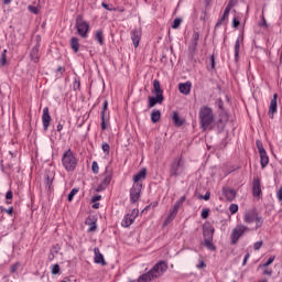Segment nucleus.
I'll return each mask as SVG.
<instances>
[{
	"label": "nucleus",
	"instance_id": "40",
	"mask_svg": "<svg viewBox=\"0 0 282 282\" xmlns=\"http://www.w3.org/2000/svg\"><path fill=\"white\" fill-rule=\"evenodd\" d=\"M256 145H257V149H258L259 153H264L265 152V149L263 148V143L260 140L256 141Z\"/></svg>",
	"mask_w": 282,
	"mask_h": 282
},
{
	"label": "nucleus",
	"instance_id": "11",
	"mask_svg": "<svg viewBox=\"0 0 282 282\" xmlns=\"http://www.w3.org/2000/svg\"><path fill=\"white\" fill-rule=\"evenodd\" d=\"M199 43V32L194 31L193 35H192V40L189 43V52H192V54H195L197 52V45Z\"/></svg>",
	"mask_w": 282,
	"mask_h": 282
},
{
	"label": "nucleus",
	"instance_id": "20",
	"mask_svg": "<svg viewBox=\"0 0 282 282\" xmlns=\"http://www.w3.org/2000/svg\"><path fill=\"white\" fill-rule=\"evenodd\" d=\"M44 184L47 191H52V184H54V173H46L44 176Z\"/></svg>",
	"mask_w": 282,
	"mask_h": 282
},
{
	"label": "nucleus",
	"instance_id": "42",
	"mask_svg": "<svg viewBox=\"0 0 282 282\" xmlns=\"http://www.w3.org/2000/svg\"><path fill=\"white\" fill-rule=\"evenodd\" d=\"M180 25H182V19H180V18L174 19L173 24H172L173 30H177V28H180Z\"/></svg>",
	"mask_w": 282,
	"mask_h": 282
},
{
	"label": "nucleus",
	"instance_id": "33",
	"mask_svg": "<svg viewBox=\"0 0 282 282\" xmlns=\"http://www.w3.org/2000/svg\"><path fill=\"white\" fill-rule=\"evenodd\" d=\"M204 246L205 248H207V250H210L212 252H215V250H217V247H215L213 240H205Z\"/></svg>",
	"mask_w": 282,
	"mask_h": 282
},
{
	"label": "nucleus",
	"instance_id": "16",
	"mask_svg": "<svg viewBox=\"0 0 282 282\" xmlns=\"http://www.w3.org/2000/svg\"><path fill=\"white\" fill-rule=\"evenodd\" d=\"M41 47V44L37 42L35 46L31 50L30 58L33 63H39L40 56H39V48Z\"/></svg>",
	"mask_w": 282,
	"mask_h": 282
},
{
	"label": "nucleus",
	"instance_id": "47",
	"mask_svg": "<svg viewBox=\"0 0 282 282\" xmlns=\"http://www.w3.org/2000/svg\"><path fill=\"white\" fill-rule=\"evenodd\" d=\"M274 259H276V257L271 256L268 261L263 264V268H268V265H272V263H274Z\"/></svg>",
	"mask_w": 282,
	"mask_h": 282
},
{
	"label": "nucleus",
	"instance_id": "59",
	"mask_svg": "<svg viewBox=\"0 0 282 282\" xmlns=\"http://www.w3.org/2000/svg\"><path fill=\"white\" fill-rule=\"evenodd\" d=\"M30 12H33V14H39V9L36 7L29 6Z\"/></svg>",
	"mask_w": 282,
	"mask_h": 282
},
{
	"label": "nucleus",
	"instance_id": "38",
	"mask_svg": "<svg viewBox=\"0 0 282 282\" xmlns=\"http://www.w3.org/2000/svg\"><path fill=\"white\" fill-rule=\"evenodd\" d=\"M51 272H52V274H61V265H58V264H53V265L51 267Z\"/></svg>",
	"mask_w": 282,
	"mask_h": 282
},
{
	"label": "nucleus",
	"instance_id": "30",
	"mask_svg": "<svg viewBox=\"0 0 282 282\" xmlns=\"http://www.w3.org/2000/svg\"><path fill=\"white\" fill-rule=\"evenodd\" d=\"M111 180H112L111 172L106 171L104 174V180L101 181V184L104 186H109V184H111Z\"/></svg>",
	"mask_w": 282,
	"mask_h": 282
},
{
	"label": "nucleus",
	"instance_id": "51",
	"mask_svg": "<svg viewBox=\"0 0 282 282\" xmlns=\"http://www.w3.org/2000/svg\"><path fill=\"white\" fill-rule=\"evenodd\" d=\"M261 246H263V240L254 242L253 249L254 250H261Z\"/></svg>",
	"mask_w": 282,
	"mask_h": 282
},
{
	"label": "nucleus",
	"instance_id": "10",
	"mask_svg": "<svg viewBox=\"0 0 282 282\" xmlns=\"http://www.w3.org/2000/svg\"><path fill=\"white\" fill-rule=\"evenodd\" d=\"M131 41L134 47L140 45V40L142 39V29L137 28L130 32Z\"/></svg>",
	"mask_w": 282,
	"mask_h": 282
},
{
	"label": "nucleus",
	"instance_id": "2",
	"mask_svg": "<svg viewBox=\"0 0 282 282\" xmlns=\"http://www.w3.org/2000/svg\"><path fill=\"white\" fill-rule=\"evenodd\" d=\"M152 94H154L155 97L153 96L148 97L149 109H153L155 105H162V102H164V90L162 89L160 80L158 79L153 80Z\"/></svg>",
	"mask_w": 282,
	"mask_h": 282
},
{
	"label": "nucleus",
	"instance_id": "25",
	"mask_svg": "<svg viewBox=\"0 0 282 282\" xmlns=\"http://www.w3.org/2000/svg\"><path fill=\"white\" fill-rule=\"evenodd\" d=\"M70 48L75 54H78V50H80V43L78 42V37H72L69 41Z\"/></svg>",
	"mask_w": 282,
	"mask_h": 282
},
{
	"label": "nucleus",
	"instance_id": "56",
	"mask_svg": "<svg viewBox=\"0 0 282 282\" xmlns=\"http://www.w3.org/2000/svg\"><path fill=\"white\" fill-rule=\"evenodd\" d=\"M17 270H19V262L14 263L10 268V271H11L12 274H14V272H17Z\"/></svg>",
	"mask_w": 282,
	"mask_h": 282
},
{
	"label": "nucleus",
	"instance_id": "26",
	"mask_svg": "<svg viewBox=\"0 0 282 282\" xmlns=\"http://www.w3.org/2000/svg\"><path fill=\"white\" fill-rule=\"evenodd\" d=\"M133 221L135 220L129 214H127L121 221V226L123 228H129Z\"/></svg>",
	"mask_w": 282,
	"mask_h": 282
},
{
	"label": "nucleus",
	"instance_id": "29",
	"mask_svg": "<svg viewBox=\"0 0 282 282\" xmlns=\"http://www.w3.org/2000/svg\"><path fill=\"white\" fill-rule=\"evenodd\" d=\"M95 41H97L99 45H105V36L102 35V30H97L95 32Z\"/></svg>",
	"mask_w": 282,
	"mask_h": 282
},
{
	"label": "nucleus",
	"instance_id": "48",
	"mask_svg": "<svg viewBox=\"0 0 282 282\" xmlns=\"http://www.w3.org/2000/svg\"><path fill=\"white\" fill-rule=\"evenodd\" d=\"M173 219H175V216H171L170 214H169V216L165 218V220H164V224H163V226H169V224H171V221H173Z\"/></svg>",
	"mask_w": 282,
	"mask_h": 282
},
{
	"label": "nucleus",
	"instance_id": "45",
	"mask_svg": "<svg viewBox=\"0 0 282 282\" xmlns=\"http://www.w3.org/2000/svg\"><path fill=\"white\" fill-rule=\"evenodd\" d=\"M101 149H102L104 153H106L107 155H109V151H111V147H109L108 143H102V144H101Z\"/></svg>",
	"mask_w": 282,
	"mask_h": 282
},
{
	"label": "nucleus",
	"instance_id": "46",
	"mask_svg": "<svg viewBox=\"0 0 282 282\" xmlns=\"http://www.w3.org/2000/svg\"><path fill=\"white\" fill-rule=\"evenodd\" d=\"M208 215H210V209H203L200 217L202 219H208Z\"/></svg>",
	"mask_w": 282,
	"mask_h": 282
},
{
	"label": "nucleus",
	"instance_id": "9",
	"mask_svg": "<svg viewBox=\"0 0 282 282\" xmlns=\"http://www.w3.org/2000/svg\"><path fill=\"white\" fill-rule=\"evenodd\" d=\"M50 122H52V116H50V108L45 107L43 109V115H42V124H43L44 131H47L50 129Z\"/></svg>",
	"mask_w": 282,
	"mask_h": 282
},
{
	"label": "nucleus",
	"instance_id": "43",
	"mask_svg": "<svg viewBox=\"0 0 282 282\" xmlns=\"http://www.w3.org/2000/svg\"><path fill=\"white\" fill-rule=\"evenodd\" d=\"M91 171L95 173V175H98L100 167L98 166V162L94 161L91 165Z\"/></svg>",
	"mask_w": 282,
	"mask_h": 282
},
{
	"label": "nucleus",
	"instance_id": "32",
	"mask_svg": "<svg viewBox=\"0 0 282 282\" xmlns=\"http://www.w3.org/2000/svg\"><path fill=\"white\" fill-rule=\"evenodd\" d=\"M6 63H8V50H3L0 57V66L4 67Z\"/></svg>",
	"mask_w": 282,
	"mask_h": 282
},
{
	"label": "nucleus",
	"instance_id": "21",
	"mask_svg": "<svg viewBox=\"0 0 282 282\" xmlns=\"http://www.w3.org/2000/svg\"><path fill=\"white\" fill-rule=\"evenodd\" d=\"M86 226H88V232H96L98 226L96 225V219L88 217L85 220Z\"/></svg>",
	"mask_w": 282,
	"mask_h": 282
},
{
	"label": "nucleus",
	"instance_id": "63",
	"mask_svg": "<svg viewBox=\"0 0 282 282\" xmlns=\"http://www.w3.org/2000/svg\"><path fill=\"white\" fill-rule=\"evenodd\" d=\"M101 199H102V196L96 195V196H93L91 202L96 203V202H100Z\"/></svg>",
	"mask_w": 282,
	"mask_h": 282
},
{
	"label": "nucleus",
	"instance_id": "61",
	"mask_svg": "<svg viewBox=\"0 0 282 282\" xmlns=\"http://www.w3.org/2000/svg\"><path fill=\"white\" fill-rule=\"evenodd\" d=\"M12 197H14V194L12 193V191L7 192L6 199L10 200L12 199Z\"/></svg>",
	"mask_w": 282,
	"mask_h": 282
},
{
	"label": "nucleus",
	"instance_id": "22",
	"mask_svg": "<svg viewBox=\"0 0 282 282\" xmlns=\"http://www.w3.org/2000/svg\"><path fill=\"white\" fill-rule=\"evenodd\" d=\"M260 164H261V169H265V166H268V164H270V158L268 156V152H260Z\"/></svg>",
	"mask_w": 282,
	"mask_h": 282
},
{
	"label": "nucleus",
	"instance_id": "64",
	"mask_svg": "<svg viewBox=\"0 0 282 282\" xmlns=\"http://www.w3.org/2000/svg\"><path fill=\"white\" fill-rule=\"evenodd\" d=\"M182 206V203H178V200L173 205V208L175 210H180V207Z\"/></svg>",
	"mask_w": 282,
	"mask_h": 282
},
{
	"label": "nucleus",
	"instance_id": "23",
	"mask_svg": "<svg viewBox=\"0 0 282 282\" xmlns=\"http://www.w3.org/2000/svg\"><path fill=\"white\" fill-rule=\"evenodd\" d=\"M229 117L227 115V112H221L220 113V118L218 119L217 126L218 129H224V127H226V122H228Z\"/></svg>",
	"mask_w": 282,
	"mask_h": 282
},
{
	"label": "nucleus",
	"instance_id": "27",
	"mask_svg": "<svg viewBox=\"0 0 282 282\" xmlns=\"http://www.w3.org/2000/svg\"><path fill=\"white\" fill-rule=\"evenodd\" d=\"M160 118H162V112L158 109H153L151 112V121L155 124V122H160Z\"/></svg>",
	"mask_w": 282,
	"mask_h": 282
},
{
	"label": "nucleus",
	"instance_id": "28",
	"mask_svg": "<svg viewBox=\"0 0 282 282\" xmlns=\"http://www.w3.org/2000/svg\"><path fill=\"white\" fill-rule=\"evenodd\" d=\"M107 124H109V113L101 112V130L107 131Z\"/></svg>",
	"mask_w": 282,
	"mask_h": 282
},
{
	"label": "nucleus",
	"instance_id": "34",
	"mask_svg": "<svg viewBox=\"0 0 282 282\" xmlns=\"http://www.w3.org/2000/svg\"><path fill=\"white\" fill-rule=\"evenodd\" d=\"M241 47V44L239 42V39L235 43V58L236 61H239V50Z\"/></svg>",
	"mask_w": 282,
	"mask_h": 282
},
{
	"label": "nucleus",
	"instance_id": "1",
	"mask_svg": "<svg viewBox=\"0 0 282 282\" xmlns=\"http://www.w3.org/2000/svg\"><path fill=\"white\" fill-rule=\"evenodd\" d=\"M166 270H169L166 261H160L150 271L140 275L137 282H151L154 279H160Z\"/></svg>",
	"mask_w": 282,
	"mask_h": 282
},
{
	"label": "nucleus",
	"instance_id": "58",
	"mask_svg": "<svg viewBox=\"0 0 282 282\" xmlns=\"http://www.w3.org/2000/svg\"><path fill=\"white\" fill-rule=\"evenodd\" d=\"M105 188H107V185H104L102 183L100 185L97 186V193H100L102 191H105Z\"/></svg>",
	"mask_w": 282,
	"mask_h": 282
},
{
	"label": "nucleus",
	"instance_id": "18",
	"mask_svg": "<svg viewBox=\"0 0 282 282\" xmlns=\"http://www.w3.org/2000/svg\"><path fill=\"white\" fill-rule=\"evenodd\" d=\"M252 193L253 197H259V195H261V181L259 178L253 180Z\"/></svg>",
	"mask_w": 282,
	"mask_h": 282
},
{
	"label": "nucleus",
	"instance_id": "57",
	"mask_svg": "<svg viewBox=\"0 0 282 282\" xmlns=\"http://www.w3.org/2000/svg\"><path fill=\"white\" fill-rule=\"evenodd\" d=\"M276 197H278L279 202H282V185L280 186V188L276 192Z\"/></svg>",
	"mask_w": 282,
	"mask_h": 282
},
{
	"label": "nucleus",
	"instance_id": "14",
	"mask_svg": "<svg viewBox=\"0 0 282 282\" xmlns=\"http://www.w3.org/2000/svg\"><path fill=\"white\" fill-rule=\"evenodd\" d=\"M223 194L225 195L227 202H235V197H237V192L230 187H223Z\"/></svg>",
	"mask_w": 282,
	"mask_h": 282
},
{
	"label": "nucleus",
	"instance_id": "4",
	"mask_svg": "<svg viewBox=\"0 0 282 282\" xmlns=\"http://www.w3.org/2000/svg\"><path fill=\"white\" fill-rule=\"evenodd\" d=\"M62 164L65 171L73 172L76 171V166H78V159H76L72 150H67L63 153Z\"/></svg>",
	"mask_w": 282,
	"mask_h": 282
},
{
	"label": "nucleus",
	"instance_id": "36",
	"mask_svg": "<svg viewBox=\"0 0 282 282\" xmlns=\"http://www.w3.org/2000/svg\"><path fill=\"white\" fill-rule=\"evenodd\" d=\"M229 14L228 13H223V17L217 21L215 28H220V25L224 24V21L228 19Z\"/></svg>",
	"mask_w": 282,
	"mask_h": 282
},
{
	"label": "nucleus",
	"instance_id": "8",
	"mask_svg": "<svg viewBox=\"0 0 282 282\" xmlns=\"http://www.w3.org/2000/svg\"><path fill=\"white\" fill-rule=\"evenodd\" d=\"M141 193H142V183H133L130 189L131 204H137L138 199H140Z\"/></svg>",
	"mask_w": 282,
	"mask_h": 282
},
{
	"label": "nucleus",
	"instance_id": "19",
	"mask_svg": "<svg viewBox=\"0 0 282 282\" xmlns=\"http://www.w3.org/2000/svg\"><path fill=\"white\" fill-rule=\"evenodd\" d=\"M140 180H147V169L144 167L133 175V184H140Z\"/></svg>",
	"mask_w": 282,
	"mask_h": 282
},
{
	"label": "nucleus",
	"instance_id": "13",
	"mask_svg": "<svg viewBox=\"0 0 282 282\" xmlns=\"http://www.w3.org/2000/svg\"><path fill=\"white\" fill-rule=\"evenodd\" d=\"M94 252H95V258H94L95 263H97L98 265H107V261H105V256L100 253V249L98 247H95Z\"/></svg>",
	"mask_w": 282,
	"mask_h": 282
},
{
	"label": "nucleus",
	"instance_id": "24",
	"mask_svg": "<svg viewBox=\"0 0 282 282\" xmlns=\"http://www.w3.org/2000/svg\"><path fill=\"white\" fill-rule=\"evenodd\" d=\"M214 235H215V228L214 227L204 228L203 237H204L205 240H213Z\"/></svg>",
	"mask_w": 282,
	"mask_h": 282
},
{
	"label": "nucleus",
	"instance_id": "7",
	"mask_svg": "<svg viewBox=\"0 0 282 282\" xmlns=\"http://www.w3.org/2000/svg\"><path fill=\"white\" fill-rule=\"evenodd\" d=\"M184 173V161L182 158H175L170 164V176L180 177Z\"/></svg>",
	"mask_w": 282,
	"mask_h": 282
},
{
	"label": "nucleus",
	"instance_id": "12",
	"mask_svg": "<svg viewBox=\"0 0 282 282\" xmlns=\"http://www.w3.org/2000/svg\"><path fill=\"white\" fill-rule=\"evenodd\" d=\"M259 212L256 209H251L243 215V221L245 224H254L256 218L258 217Z\"/></svg>",
	"mask_w": 282,
	"mask_h": 282
},
{
	"label": "nucleus",
	"instance_id": "62",
	"mask_svg": "<svg viewBox=\"0 0 282 282\" xmlns=\"http://www.w3.org/2000/svg\"><path fill=\"white\" fill-rule=\"evenodd\" d=\"M199 198L205 199V202H208V199H210V192H207L204 196H200Z\"/></svg>",
	"mask_w": 282,
	"mask_h": 282
},
{
	"label": "nucleus",
	"instance_id": "49",
	"mask_svg": "<svg viewBox=\"0 0 282 282\" xmlns=\"http://www.w3.org/2000/svg\"><path fill=\"white\" fill-rule=\"evenodd\" d=\"M173 219H175V216H171L170 214H169V216L165 218V220H164V224H163V226H169V224H171V221H173Z\"/></svg>",
	"mask_w": 282,
	"mask_h": 282
},
{
	"label": "nucleus",
	"instance_id": "6",
	"mask_svg": "<svg viewBox=\"0 0 282 282\" xmlns=\"http://www.w3.org/2000/svg\"><path fill=\"white\" fill-rule=\"evenodd\" d=\"M246 232H250V228H248L247 226H245L242 224L237 225L230 234L231 246L237 245V241H239V239H241V237H243V235H246Z\"/></svg>",
	"mask_w": 282,
	"mask_h": 282
},
{
	"label": "nucleus",
	"instance_id": "54",
	"mask_svg": "<svg viewBox=\"0 0 282 282\" xmlns=\"http://www.w3.org/2000/svg\"><path fill=\"white\" fill-rule=\"evenodd\" d=\"M177 213H178V210L175 209V207H172V208L170 209L169 215L172 216V217H177Z\"/></svg>",
	"mask_w": 282,
	"mask_h": 282
},
{
	"label": "nucleus",
	"instance_id": "31",
	"mask_svg": "<svg viewBox=\"0 0 282 282\" xmlns=\"http://www.w3.org/2000/svg\"><path fill=\"white\" fill-rule=\"evenodd\" d=\"M172 120L176 127H182V124H184V121L180 119V113H177V111L173 112Z\"/></svg>",
	"mask_w": 282,
	"mask_h": 282
},
{
	"label": "nucleus",
	"instance_id": "41",
	"mask_svg": "<svg viewBox=\"0 0 282 282\" xmlns=\"http://www.w3.org/2000/svg\"><path fill=\"white\" fill-rule=\"evenodd\" d=\"M239 210V205L238 204H231L230 206H229V213L231 214V215H235V213H237Z\"/></svg>",
	"mask_w": 282,
	"mask_h": 282
},
{
	"label": "nucleus",
	"instance_id": "3",
	"mask_svg": "<svg viewBox=\"0 0 282 282\" xmlns=\"http://www.w3.org/2000/svg\"><path fill=\"white\" fill-rule=\"evenodd\" d=\"M198 118L200 128L203 129V131H206V129H208V127H210V124L215 122V115L213 113V108L208 106L200 107Z\"/></svg>",
	"mask_w": 282,
	"mask_h": 282
},
{
	"label": "nucleus",
	"instance_id": "39",
	"mask_svg": "<svg viewBox=\"0 0 282 282\" xmlns=\"http://www.w3.org/2000/svg\"><path fill=\"white\" fill-rule=\"evenodd\" d=\"M74 91H78L80 89V78L76 77L73 84Z\"/></svg>",
	"mask_w": 282,
	"mask_h": 282
},
{
	"label": "nucleus",
	"instance_id": "53",
	"mask_svg": "<svg viewBox=\"0 0 282 282\" xmlns=\"http://www.w3.org/2000/svg\"><path fill=\"white\" fill-rule=\"evenodd\" d=\"M239 3V0H229L227 7L229 8H235V6H237Z\"/></svg>",
	"mask_w": 282,
	"mask_h": 282
},
{
	"label": "nucleus",
	"instance_id": "60",
	"mask_svg": "<svg viewBox=\"0 0 282 282\" xmlns=\"http://www.w3.org/2000/svg\"><path fill=\"white\" fill-rule=\"evenodd\" d=\"M241 22H239V20L237 18H234L232 20V28H239Z\"/></svg>",
	"mask_w": 282,
	"mask_h": 282
},
{
	"label": "nucleus",
	"instance_id": "55",
	"mask_svg": "<svg viewBox=\"0 0 282 282\" xmlns=\"http://www.w3.org/2000/svg\"><path fill=\"white\" fill-rule=\"evenodd\" d=\"M140 210H138L137 208L132 209L131 214H129L134 220H135V217H138Z\"/></svg>",
	"mask_w": 282,
	"mask_h": 282
},
{
	"label": "nucleus",
	"instance_id": "50",
	"mask_svg": "<svg viewBox=\"0 0 282 282\" xmlns=\"http://www.w3.org/2000/svg\"><path fill=\"white\" fill-rule=\"evenodd\" d=\"M101 6H102V8H105V10H108V12H113V10H115L113 6H110L108 3L102 2Z\"/></svg>",
	"mask_w": 282,
	"mask_h": 282
},
{
	"label": "nucleus",
	"instance_id": "44",
	"mask_svg": "<svg viewBox=\"0 0 282 282\" xmlns=\"http://www.w3.org/2000/svg\"><path fill=\"white\" fill-rule=\"evenodd\" d=\"M1 213H8V215H12L14 213V207H9L8 209L3 206L0 207Z\"/></svg>",
	"mask_w": 282,
	"mask_h": 282
},
{
	"label": "nucleus",
	"instance_id": "52",
	"mask_svg": "<svg viewBox=\"0 0 282 282\" xmlns=\"http://www.w3.org/2000/svg\"><path fill=\"white\" fill-rule=\"evenodd\" d=\"M109 107V101L105 100L101 109V113H108L107 109Z\"/></svg>",
	"mask_w": 282,
	"mask_h": 282
},
{
	"label": "nucleus",
	"instance_id": "5",
	"mask_svg": "<svg viewBox=\"0 0 282 282\" xmlns=\"http://www.w3.org/2000/svg\"><path fill=\"white\" fill-rule=\"evenodd\" d=\"M75 28L78 36H82V39H87L89 34V23L83 19V15L76 17Z\"/></svg>",
	"mask_w": 282,
	"mask_h": 282
},
{
	"label": "nucleus",
	"instance_id": "17",
	"mask_svg": "<svg viewBox=\"0 0 282 282\" xmlns=\"http://www.w3.org/2000/svg\"><path fill=\"white\" fill-rule=\"evenodd\" d=\"M191 87H192L191 82L178 84V90L184 96H188V94H191Z\"/></svg>",
	"mask_w": 282,
	"mask_h": 282
},
{
	"label": "nucleus",
	"instance_id": "35",
	"mask_svg": "<svg viewBox=\"0 0 282 282\" xmlns=\"http://www.w3.org/2000/svg\"><path fill=\"white\" fill-rule=\"evenodd\" d=\"M77 194H78V188H73L67 196V202H73L74 196H76Z\"/></svg>",
	"mask_w": 282,
	"mask_h": 282
},
{
	"label": "nucleus",
	"instance_id": "15",
	"mask_svg": "<svg viewBox=\"0 0 282 282\" xmlns=\"http://www.w3.org/2000/svg\"><path fill=\"white\" fill-rule=\"evenodd\" d=\"M276 98H279V95L274 94L273 98L270 101L269 106V118H274V113H276Z\"/></svg>",
	"mask_w": 282,
	"mask_h": 282
},
{
	"label": "nucleus",
	"instance_id": "37",
	"mask_svg": "<svg viewBox=\"0 0 282 282\" xmlns=\"http://www.w3.org/2000/svg\"><path fill=\"white\" fill-rule=\"evenodd\" d=\"M254 221H256L254 230H258V228H261V226H263V217L258 215Z\"/></svg>",
	"mask_w": 282,
	"mask_h": 282
}]
</instances>
